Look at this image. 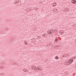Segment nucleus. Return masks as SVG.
Masks as SVG:
<instances>
[{
  "instance_id": "23",
  "label": "nucleus",
  "mask_w": 76,
  "mask_h": 76,
  "mask_svg": "<svg viewBox=\"0 0 76 76\" xmlns=\"http://www.w3.org/2000/svg\"><path fill=\"white\" fill-rule=\"evenodd\" d=\"M59 32H60V31H59Z\"/></svg>"
},
{
  "instance_id": "18",
  "label": "nucleus",
  "mask_w": 76,
  "mask_h": 76,
  "mask_svg": "<svg viewBox=\"0 0 76 76\" xmlns=\"http://www.w3.org/2000/svg\"><path fill=\"white\" fill-rule=\"evenodd\" d=\"M55 47H58V46H56Z\"/></svg>"
},
{
  "instance_id": "9",
  "label": "nucleus",
  "mask_w": 76,
  "mask_h": 76,
  "mask_svg": "<svg viewBox=\"0 0 76 76\" xmlns=\"http://www.w3.org/2000/svg\"><path fill=\"white\" fill-rule=\"evenodd\" d=\"M42 35L43 37H45L47 36V35L46 36V35L45 34H42Z\"/></svg>"
},
{
  "instance_id": "10",
  "label": "nucleus",
  "mask_w": 76,
  "mask_h": 76,
  "mask_svg": "<svg viewBox=\"0 0 76 76\" xmlns=\"http://www.w3.org/2000/svg\"><path fill=\"white\" fill-rule=\"evenodd\" d=\"M32 69H34V70H35V69H37V68H35V67H33Z\"/></svg>"
},
{
  "instance_id": "17",
  "label": "nucleus",
  "mask_w": 76,
  "mask_h": 76,
  "mask_svg": "<svg viewBox=\"0 0 76 76\" xmlns=\"http://www.w3.org/2000/svg\"><path fill=\"white\" fill-rule=\"evenodd\" d=\"M35 70H36V71H37V70H38V69H35Z\"/></svg>"
},
{
  "instance_id": "24",
  "label": "nucleus",
  "mask_w": 76,
  "mask_h": 76,
  "mask_svg": "<svg viewBox=\"0 0 76 76\" xmlns=\"http://www.w3.org/2000/svg\"><path fill=\"white\" fill-rule=\"evenodd\" d=\"M55 5H56V4H55Z\"/></svg>"
},
{
  "instance_id": "5",
  "label": "nucleus",
  "mask_w": 76,
  "mask_h": 76,
  "mask_svg": "<svg viewBox=\"0 0 76 76\" xmlns=\"http://www.w3.org/2000/svg\"><path fill=\"white\" fill-rule=\"evenodd\" d=\"M69 61L71 62V63H73V60H71L70 59L69 60Z\"/></svg>"
},
{
  "instance_id": "6",
  "label": "nucleus",
  "mask_w": 76,
  "mask_h": 76,
  "mask_svg": "<svg viewBox=\"0 0 76 76\" xmlns=\"http://www.w3.org/2000/svg\"><path fill=\"white\" fill-rule=\"evenodd\" d=\"M24 43L25 44V45H28V42L26 41L24 42Z\"/></svg>"
},
{
  "instance_id": "15",
  "label": "nucleus",
  "mask_w": 76,
  "mask_h": 76,
  "mask_svg": "<svg viewBox=\"0 0 76 76\" xmlns=\"http://www.w3.org/2000/svg\"><path fill=\"white\" fill-rule=\"evenodd\" d=\"M61 35H63V34H64V32H61Z\"/></svg>"
},
{
  "instance_id": "3",
  "label": "nucleus",
  "mask_w": 76,
  "mask_h": 76,
  "mask_svg": "<svg viewBox=\"0 0 76 76\" xmlns=\"http://www.w3.org/2000/svg\"><path fill=\"white\" fill-rule=\"evenodd\" d=\"M58 39H57V38H56L55 39V42H57L58 41Z\"/></svg>"
},
{
  "instance_id": "20",
  "label": "nucleus",
  "mask_w": 76,
  "mask_h": 76,
  "mask_svg": "<svg viewBox=\"0 0 76 76\" xmlns=\"http://www.w3.org/2000/svg\"><path fill=\"white\" fill-rule=\"evenodd\" d=\"M40 69H41L38 68V70H40Z\"/></svg>"
},
{
  "instance_id": "1",
  "label": "nucleus",
  "mask_w": 76,
  "mask_h": 76,
  "mask_svg": "<svg viewBox=\"0 0 76 76\" xmlns=\"http://www.w3.org/2000/svg\"><path fill=\"white\" fill-rule=\"evenodd\" d=\"M72 1H72L71 2L73 4H76V0H73Z\"/></svg>"
},
{
  "instance_id": "22",
  "label": "nucleus",
  "mask_w": 76,
  "mask_h": 76,
  "mask_svg": "<svg viewBox=\"0 0 76 76\" xmlns=\"http://www.w3.org/2000/svg\"><path fill=\"white\" fill-rule=\"evenodd\" d=\"M4 74V73H2V74H1V75H3Z\"/></svg>"
},
{
  "instance_id": "25",
  "label": "nucleus",
  "mask_w": 76,
  "mask_h": 76,
  "mask_svg": "<svg viewBox=\"0 0 76 76\" xmlns=\"http://www.w3.org/2000/svg\"><path fill=\"white\" fill-rule=\"evenodd\" d=\"M46 35H47V34H46Z\"/></svg>"
},
{
  "instance_id": "16",
  "label": "nucleus",
  "mask_w": 76,
  "mask_h": 76,
  "mask_svg": "<svg viewBox=\"0 0 76 76\" xmlns=\"http://www.w3.org/2000/svg\"><path fill=\"white\" fill-rule=\"evenodd\" d=\"M26 72H28V69H26Z\"/></svg>"
},
{
  "instance_id": "21",
  "label": "nucleus",
  "mask_w": 76,
  "mask_h": 76,
  "mask_svg": "<svg viewBox=\"0 0 76 76\" xmlns=\"http://www.w3.org/2000/svg\"><path fill=\"white\" fill-rule=\"evenodd\" d=\"M75 24H73L72 26H75Z\"/></svg>"
},
{
  "instance_id": "14",
  "label": "nucleus",
  "mask_w": 76,
  "mask_h": 76,
  "mask_svg": "<svg viewBox=\"0 0 76 76\" xmlns=\"http://www.w3.org/2000/svg\"><path fill=\"white\" fill-rule=\"evenodd\" d=\"M66 10L67 12H69V9H66Z\"/></svg>"
},
{
  "instance_id": "7",
  "label": "nucleus",
  "mask_w": 76,
  "mask_h": 76,
  "mask_svg": "<svg viewBox=\"0 0 76 76\" xmlns=\"http://www.w3.org/2000/svg\"><path fill=\"white\" fill-rule=\"evenodd\" d=\"M55 59H56V60H57L58 59V56H56L55 58Z\"/></svg>"
},
{
  "instance_id": "2",
  "label": "nucleus",
  "mask_w": 76,
  "mask_h": 76,
  "mask_svg": "<svg viewBox=\"0 0 76 76\" xmlns=\"http://www.w3.org/2000/svg\"><path fill=\"white\" fill-rule=\"evenodd\" d=\"M71 64H72V62H70V61H69L66 64L67 65H70Z\"/></svg>"
},
{
  "instance_id": "12",
  "label": "nucleus",
  "mask_w": 76,
  "mask_h": 76,
  "mask_svg": "<svg viewBox=\"0 0 76 76\" xmlns=\"http://www.w3.org/2000/svg\"><path fill=\"white\" fill-rule=\"evenodd\" d=\"M54 4H55V5H53V6L54 7L55 6H56V5H57V4L56 3H54Z\"/></svg>"
},
{
  "instance_id": "19",
  "label": "nucleus",
  "mask_w": 76,
  "mask_h": 76,
  "mask_svg": "<svg viewBox=\"0 0 76 76\" xmlns=\"http://www.w3.org/2000/svg\"><path fill=\"white\" fill-rule=\"evenodd\" d=\"M60 45H58V47H60Z\"/></svg>"
},
{
  "instance_id": "8",
  "label": "nucleus",
  "mask_w": 76,
  "mask_h": 76,
  "mask_svg": "<svg viewBox=\"0 0 76 76\" xmlns=\"http://www.w3.org/2000/svg\"><path fill=\"white\" fill-rule=\"evenodd\" d=\"M50 30H49L48 31V35H50Z\"/></svg>"
},
{
  "instance_id": "11",
  "label": "nucleus",
  "mask_w": 76,
  "mask_h": 76,
  "mask_svg": "<svg viewBox=\"0 0 76 76\" xmlns=\"http://www.w3.org/2000/svg\"><path fill=\"white\" fill-rule=\"evenodd\" d=\"M26 69H23V70L24 72H26Z\"/></svg>"
},
{
  "instance_id": "13",
  "label": "nucleus",
  "mask_w": 76,
  "mask_h": 76,
  "mask_svg": "<svg viewBox=\"0 0 76 76\" xmlns=\"http://www.w3.org/2000/svg\"><path fill=\"white\" fill-rule=\"evenodd\" d=\"M50 33H49V34H49V35H50V34H52V33L51 32V31H50Z\"/></svg>"
},
{
  "instance_id": "4",
  "label": "nucleus",
  "mask_w": 76,
  "mask_h": 76,
  "mask_svg": "<svg viewBox=\"0 0 76 76\" xmlns=\"http://www.w3.org/2000/svg\"><path fill=\"white\" fill-rule=\"evenodd\" d=\"M56 31L57 30H53V31H52V32L53 33L56 32L57 33V32H58V31Z\"/></svg>"
}]
</instances>
